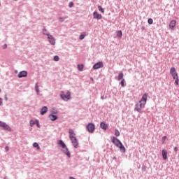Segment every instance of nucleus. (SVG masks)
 <instances>
[{"label": "nucleus", "instance_id": "1", "mask_svg": "<svg viewBox=\"0 0 179 179\" xmlns=\"http://www.w3.org/2000/svg\"><path fill=\"white\" fill-rule=\"evenodd\" d=\"M170 73L172 76L173 79H175V85H176V86H178V82H179L178 73H177V71H176V68L174 67L171 68Z\"/></svg>", "mask_w": 179, "mask_h": 179}, {"label": "nucleus", "instance_id": "2", "mask_svg": "<svg viewBox=\"0 0 179 179\" xmlns=\"http://www.w3.org/2000/svg\"><path fill=\"white\" fill-rule=\"evenodd\" d=\"M58 145H61L64 153H65V155H66L68 157H71V152H69V150H68V148H66V145H65V143H64L62 140H60L58 142Z\"/></svg>", "mask_w": 179, "mask_h": 179}, {"label": "nucleus", "instance_id": "3", "mask_svg": "<svg viewBox=\"0 0 179 179\" xmlns=\"http://www.w3.org/2000/svg\"><path fill=\"white\" fill-rule=\"evenodd\" d=\"M60 97L64 100V101H68V100H71V92L69 91H67L66 94L64 93V92H61L60 93Z\"/></svg>", "mask_w": 179, "mask_h": 179}, {"label": "nucleus", "instance_id": "4", "mask_svg": "<svg viewBox=\"0 0 179 179\" xmlns=\"http://www.w3.org/2000/svg\"><path fill=\"white\" fill-rule=\"evenodd\" d=\"M111 142L113 143L115 146H117V148H118L122 143L121 141H120V139H118L115 136H113L111 138Z\"/></svg>", "mask_w": 179, "mask_h": 179}, {"label": "nucleus", "instance_id": "5", "mask_svg": "<svg viewBox=\"0 0 179 179\" xmlns=\"http://www.w3.org/2000/svg\"><path fill=\"white\" fill-rule=\"evenodd\" d=\"M92 68L95 71L97 69H100V68H104V64L103 63V62H98L95 64H94Z\"/></svg>", "mask_w": 179, "mask_h": 179}, {"label": "nucleus", "instance_id": "6", "mask_svg": "<svg viewBox=\"0 0 179 179\" xmlns=\"http://www.w3.org/2000/svg\"><path fill=\"white\" fill-rule=\"evenodd\" d=\"M148 93L143 94L141 99L139 101V103H141L143 105L145 106L146 102L148 101Z\"/></svg>", "mask_w": 179, "mask_h": 179}, {"label": "nucleus", "instance_id": "7", "mask_svg": "<svg viewBox=\"0 0 179 179\" xmlns=\"http://www.w3.org/2000/svg\"><path fill=\"white\" fill-rule=\"evenodd\" d=\"M143 107H145V105H143V103H141V102H138L137 104H136L135 110L138 111V113H141Z\"/></svg>", "mask_w": 179, "mask_h": 179}, {"label": "nucleus", "instance_id": "8", "mask_svg": "<svg viewBox=\"0 0 179 179\" xmlns=\"http://www.w3.org/2000/svg\"><path fill=\"white\" fill-rule=\"evenodd\" d=\"M0 127L5 129L6 131H11L10 127L3 122H0Z\"/></svg>", "mask_w": 179, "mask_h": 179}, {"label": "nucleus", "instance_id": "9", "mask_svg": "<svg viewBox=\"0 0 179 179\" xmlns=\"http://www.w3.org/2000/svg\"><path fill=\"white\" fill-rule=\"evenodd\" d=\"M47 36L49 40V43H50L52 45H55V39L54 38V37H52V35H50V34H47Z\"/></svg>", "mask_w": 179, "mask_h": 179}, {"label": "nucleus", "instance_id": "10", "mask_svg": "<svg viewBox=\"0 0 179 179\" xmlns=\"http://www.w3.org/2000/svg\"><path fill=\"white\" fill-rule=\"evenodd\" d=\"M71 143H73V146L78 149V145H79V143H78V139H76V137H74L73 138H71Z\"/></svg>", "mask_w": 179, "mask_h": 179}, {"label": "nucleus", "instance_id": "11", "mask_svg": "<svg viewBox=\"0 0 179 179\" xmlns=\"http://www.w3.org/2000/svg\"><path fill=\"white\" fill-rule=\"evenodd\" d=\"M94 19H97V20H100L102 19L103 16L101 14H99L96 11L93 13Z\"/></svg>", "mask_w": 179, "mask_h": 179}, {"label": "nucleus", "instance_id": "12", "mask_svg": "<svg viewBox=\"0 0 179 179\" xmlns=\"http://www.w3.org/2000/svg\"><path fill=\"white\" fill-rule=\"evenodd\" d=\"M176 24H177V21L176 20H171V22L169 23L170 29H171V30H173V29H174L176 27Z\"/></svg>", "mask_w": 179, "mask_h": 179}, {"label": "nucleus", "instance_id": "13", "mask_svg": "<svg viewBox=\"0 0 179 179\" xmlns=\"http://www.w3.org/2000/svg\"><path fill=\"white\" fill-rule=\"evenodd\" d=\"M27 76V71H22L18 73V78H26Z\"/></svg>", "mask_w": 179, "mask_h": 179}, {"label": "nucleus", "instance_id": "14", "mask_svg": "<svg viewBox=\"0 0 179 179\" xmlns=\"http://www.w3.org/2000/svg\"><path fill=\"white\" fill-rule=\"evenodd\" d=\"M69 138L70 139H73V138H76L75 137V131H73V129H69Z\"/></svg>", "mask_w": 179, "mask_h": 179}, {"label": "nucleus", "instance_id": "15", "mask_svg": "<svg viewBox=\"0 0 179 179\" xmlns=\"http://www.w3.org/2000/svg\"><path fill=\"white\" fill-rule=\"evenodd\" d=\"M47 111H48V108H47V106H43L41 110V115H44Z\"/></svg>", "mask_w": 179, "mask_h": 179}, {"label": "nucleus", "instance_id": "16", "mask_svg": "<svg viewBox=\"0 0 179 179\" xmlns=\"http://www.w3.org/2000/svg\"><path fill=\"white\" fill-rule=\"evenodd\" d=\"M117 148H119V149H120V152H121L122 153H125V152H127V150L125 149V147L124 146V145L122 144H122H120V145L119 147H117Z\"/></svg>", "mask_w": 179, "mask_h": 179}, {"label": "nucleus", "instance_id": "17", "mask_svg": "<svg viewBox=\"0 0 179 179\" xmlns=\"http://www.w3.org/2000/svg\"><path fill=\"white\" fill-rule=\"evenodd\" d=\"M100 127L102 129H103V131H106L107 128H108V126L107 125V124L104 122H101Z\"/></svg>", "mask_w": 179, "mask_h": 179}, {"label": "nucleus", "instance_id": "18", "mask_svg": "<svg viewBox=\"0 0 179 179\" xmlns=\"http://www.w3.org/2000/svg\"><path fill=\"white\" fill-rule=\"evenodd\" d=\"M162 155L164 160H167V151L166 150H162Z\"/></svg>", "mask_w": 179, "mask_h": 179}, {"label": "nucleus", "instance_id": "19", "mask_svg": "<svg viewBox=\"0 0 179 179\" xmlns=\"http://www.w3.org/2000/svg\"><path fill=\"white\" fill-rule=\"evenodd\" d=\"M49 117L51 121H55L56 120H58V116H57L56 115H49Z\"/></svg>", "mask_w": 179, "mask_h": 179}, {"label": "nucleus", "instance_id": "20", "mask_svg": "<svg viewBox=\"0 0 179 179\" xmlns=\"http://www.w3.org/2000/svg\"><path fill=\"white\" fill-rule=\"evenodd\" d=\"M122 79H124V73L123 72H120L119 74H118V76H117V80H122Z\"/></svg>", "mask_w": 179, "mask_h": 179}, {"label": "nucleus", "instance_id": "21", "mask_svg": "<svg viewBox=\"0 0 179 179\" xmlns=\"http://www.w3.org/2000/svg\"><path fill=\"white\" fill-rule=\"evenodd\" d=\"M35 90L37 94H40V90L38 89V83H36L35 85Z\"/></svg>", "mask_w": 179, "mask_h": 179}, {"label": "nucleus", "instance_id": "22", "mask_svg": "<svg viewBox=\"0 0 179 179\" xmlns=\"http://www.w3.org/2000/svg\"><path fill=\"white\" fill-rule=\"evenodd\" d=\"M83 68H85V66L83 64H78V71H83Z\"/></svg>", "mask_w": 179, "mask_h": 179}, {"label": "nucleus", "instance_id": "23", "mask_svg": "<svg viewBox=\"0 0 179 179\" xmlns=\"http://www.w3.org/2000/svg\"><path fill=\"white\" fill-rule=\"evenodd\" d=\"M94 124L93 123H90V133L92 134L93 132V131H94Z\"/></svg>", "mask_w": 179, "mask_h": 179}, {"label": "nucleus", "instance_id": "24", "mask_svg": "<svg viewBox=\"0 0 179 179\" xmlns=\"http://www.w3.org/2000/svg\"><path fill=\"white\" fill-rule=\"evenodd\" d=\"M117 37H119V38H121V37H122V31H117Z\"/></svg>", "mask_w": 179, "mask_h": 179}, {"label": "nucleus", "instance_id": "25", "mask_svg": "<svg viewBox=\"0 0 179 179\" xmlns=\"http://www.w3.org/2000/svg\"><path fill=\"white\" fill-rule=\"evenodd\" d=\"M98 9H99V12H101V13H104V8H103V7H101V6H99Z\"/></svg>", "mask_w": 179, "mask_h": 179}, {"label": "nucleus", "instance_id": "26", "mask_svg": "<svg viewBox=\"0 0 179 179\" xmlns=\"http://www.w3.org/2000/svg\"><path fill=\"white\" fill-rule=\"evenodd\" d=\"M115 136H120V131H118V129H115Z\"/></svg>", "mask_w": 179, "mask_h": 179}, {"label": "nucleus", "instance_id": "27", "mask_svg": "<svg viewBox=\"0 0 179 179\" xmlns=\"http://www.w3.org/2000/svg\"><path fill=\"white\" fill-rule=\"evenodd\" d=\"M33 146L34 148H37V149L40 150V145H38V143H34Z\"/></svg>", "mask_w": 179, "mask_h": 179}, {"label": "nucleus", "instance_id": "28", "mask_svg": "<svg viewBox=\"0 0 179 179\" xmlns=\"http://www.w3.org/2000/svg\"><path fill=\"white\" fill-rule=\"evenodd\" d=\"M125 83V79L121 80L120 85L122 87H124L125 85L124 84Z\"/></svg>", "mask_w": 179, "mask_h": 179}, {"label": "nucleus", "instance_id": "29", "mask_svg": "<svg viewBox=\"0 0 179 179\" xmlns=\"http://www.w3.org/2000/svg\"><path fill=\"white\" fill-rule=\"evenodd\" d=\"M85 37H86V34H85V33L82 34L80 36V40H83V38H85Z\"/></svg>", "mask_w": 179, "mask_h": 179}, {"label": "nucleus", "instance_id": "30", "mask_svg": "<svg viewBox=\"0 0 179 179\" xmlns=\"http://www.w3.org/2000/svg\"><path fill=\"white\" fill-rule=\"evenodd\" d=\"M148 24H153V19L149 18L148 20Z\"/></svg>", "mask_w": 179, "mask_h": 179}, {"label": "nucleus", "instance_id": "31", "mask_svg": "<svg viewBox=\"0 0 179 179\" xmlns=\"http://www.w3.org/2000/svg\"><path fill=\"white\" fill-rule=\"evenodd\" d=\"M29 124L30 127H33L34 124H36V122H34V120H30Z\"/></svg>", "mask_w": 179, "mask_h": 179}, {"label": "nucleus", "instance_id": "32", "mask_svg": "<svg viewBox=\"0 0 179 179\" xmlns=\"http://www.w3.org/2000/svg\"><path fill=\"white\" fill-rule=\"evenodd\" d=\"M54 61H59V57H58V56H55V57H54Z\"/></svg>", "mask_w": 179, "mask_h": 179}, {"label": "nucleus", "instance_id": "33", "mask_svg": "<svg viewBox=\"0 0 179 179\" xmlns=\"http://www.w3.org/2000/svg\"><path fill=\"white\" fill-rule=\"evenodd\" d=\"M166 139H167V136H164L162 137V143H164V142L166 141Z\"/></svg>", "mask_w": 179, "mask_h": 179}, {"label": "nucleus", "instance_id": "34", "mask_svg": "<svg viewBox=\"0 0 179 179\" xmlns=\"http://www.w3.org/2000/svg\"><path fill=\"white\" fill-rule=\"evenodd\" d=\"M101 100H106V99H107V96L102 95L101 96Z\"/></svg>", "mask_w": 179, "mask_h": 179}, {"label": "nucleus", "instance_id": "35", "mask_svg": "<svg viewBox=\"0 0 179 179\" xmlns=\"http://www.w3.org/2000/svg\"><path fill=\"white\" fill-rule=\"evenodd\" d=\"M141 170H142V171H146V166H143L141 167Z\"/></svg>", "mask_w": 179, "mask_h": 179}, {"label": "nucleus", "instance_id": "36", "mask_svg": "<svg viewBox=\"0 0 179 179\" xmlns=\"http://www.w3.org/2000/svg\"><path fill=\"white\" fill-rule=\"evenodd\" d=\"M43 34H45L46 36H47V34H48L47 33V29H43Z\"/></svg>", "mask_w": 179, "mask_h": 179}, {"label": "nucleus", "instance_id": "37", "mask_svg": "<svg viewBox=\"0 0 179 179\" xmlns=\"http://www.w3.org/2000/svg\"><path fill=\"white\" fill-rule=\"evenodd\" d=\"M90 123H89V124H87V129L88 132H90Z\"/></svg>", "mask_w": 179, "mask_h": 179}, {"label": "nucleus", "instance_id": "38", "mask_svg": "<svg viewBox=\"0 0 179 179\" xmlns=\"http://www.w3.org/2000/svg\"><path fill=\"white\" fill-rule=\"evenodd\" d=\"M69 8H72V6H73V2H70L69 3Z\"/></svg>", "mask_w": 179, "mask_h": 179}, {"label": "nucleus", "instance_id": "39", "mask_svg": "<svg viewBox=\"0 0 179 179\" xmlns=\"http://www.w3.org/2000/svg\"><path fill=\"white\" fill-rule=\"evenodd\" d=\"M36 122L38 128H40V123L38 122V120H36Z\"/></svg>", "mask_w": 179, "mask_h": 179}, {"label": "nucleus", "instance_id": "40", "mask_svg": "<svg viewBox=\"0 0 179 179\" xmlns=\"http://www.w3.org/2000/svg\"><path fill=\"white\" fill-rule=\"evenodd\" d=\"M6 152H9V147L6 146L5 148Z\"/></svg>", "mask_w": 179, "mask_h": 179}, {"label": "nucleus", "instance_id": "41", "mask_svg": "<svg viewBox=\"0 0 179 179\" xmlns=\"http://www.w3.org/2000/svg\"><path fill=\"white\" fill-rule=\"evenodd\" d=\"M178 148L175 147V148H174V152H178Z\"/></svg>", "mask_w": 179, "mask_h": 179}, {"label": "nucleus", "instance_id": "42", "mask_svg": "<svg viewBox=\"0 0 179 179\" xmlns=\"http://www.w3.org/2000/svg\"><path fill=\"white\" fill-rule=\"evenodd\" d=\"M59 20L60 22H64V18L59 17Z\"/></svg>", "mask_w": 179, "mask_h": 179}, {"label": "nucleus", "instance_id": "43", "mask_svg": "<svg viewBox=\"0 0 179 179\" xmlns=\"http://www.w3.org/2000/svg\"><path fill=\"white\" fill-rule=\"evenodd\" d=\"M2 104V99L0 98V106Z\"/></svg>", "mask_w": 179, "mask_h": 179}, {"label": "nucleus", "instance_id": "44", "mask_svg": "<svg viewBox=\"0 0 179 179\" xmlns=\"http://www.w3.org/2000/svg\"><path fill=\"white\" fill-rule=\"evenodd\" d=\"M6 47H8V45L5 44V45H3V48H6Z\"/></svg>", "mask_w": 179, "mask_h": 179}, {"label": "nucleus", "instance_id": "45", "mask_svg": "<svg viewBox=\"0 0 179 179\" xmlns=\"http://www.w3.org/2000/svg\"><path fill=\"white\" fill-rule=\"evenodd\" d=\"M91 80H93V78H91Z\"/></svg>", "mask_w": 179, "mask_h": 179}, {"label": "nucleus", "instance_id": "46", "mask_svg": "<svg viewBox=\"0 0 179 179\" xmlns=\"http://www.w3.org/2000/svg\"><path fill=\"white\" fill-rule=\"evenodd\" d=\"M0 93H1V89H0Z\"/></svg>", "mask_w": 179, "mask_h": 179}]
</instances>
